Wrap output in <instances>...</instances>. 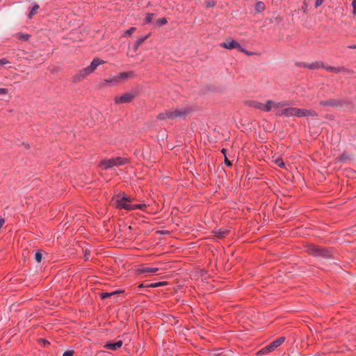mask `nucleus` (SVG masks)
Masks as SVG:
<instances>
[{
  "mask_svg": "<svg viewBox=\"0 0 356 356\" xmlns=\"http://www.w3.org/2000/svg\"><path fill=\"white\" fill-rule=\"evenodd\" d=\"M38 8H39V5L37 3H35L29 14V19H31L33 17V16L36 14V12L38 10Z\"/></svg>",
  "mask_w": 356,
  "mask_h": 356,
  "instance_id": "obj_25",
  "label": "nucleus"
},
{
  "mask_svg": "<svg viewBox=\"0 0 356 356\" xmlns=\"http://www.w3.org/2000/svg\"><path fill=\"white\" fill-rule=\"evenodd\" d=\"M159 270L156 267H142L138 270L139 273H155Z\"/></svg>",
  "mask_w": 356,
  "mask_h": 356,
  "instance_id": "obj_16",
  "label": "nucleus"
},
{
  "mask_svg": "<svg viewBox=\"0 0 356 356\" xmlns=\"http://www.w3.org/2000/svg\"><path fill=\"white\" fill-rule=\"evenodd\" d=\"M277 115L279 116H285V117H296V108L294 107H287L283 108L282 111H277L276 113Z\"/></svg>",
  "mask_w": 356,
  "mask_h": 356,
  "instance_id": "obj_10",
  "label": "nucleus"
},
{
  "mask_svg": "<svg viewBox=\"0 0 356 356\" xmlns=\"http://www.w3.org/2000/svg\"><path fill=\"white\" fill-rule=\"evenodd\" d=\"M149 36V34L145 35L144 36H142L136 40V41L134 43V50H136L138 47L145 40L148 38Z\"/></svg>",
  "mask_w": 356,
  "mask_h": 356,
  "instance_id": "obj_19",
  "label": "nucleus"
},
{
  "mask_svg": "<svg viewBox=\"0 0 356 356\" xmlns=\"http://www.w3.org/2000/svg\"><path fill=\"white\" fill-rule=\"evenodd\" d=\"M136 94L134 92H126L120 96L115 98V103L117 104H122L127 102H130L135 97Z\"/></svg>",
  "mask_w": 356,
  "mask_h": 356,
  "instance_id": "obj_8",
  "label": "nucleus"
},
{
  "mask_svg": "<svg viewBox=\"0 0 356 356\" xmlns=\"http://www.w3.org/2000/svg\"><path fill=\"white\" fill-rule=\"evenodd\" d=\"M154 14L153 13H147L145 17V22L147 24L151 23L153 19Z\"/></svg>",
  "mask_w": 356,
  "mask_h": 356,
  "instance_id": "obj_30",
  "label": "nucleus"
},
{
  "mask_svg": "<svg viewBox=\"0 0 356 356\" xmlns=\"http://www.w3.org/2000/svg\"><path fill=\"white\" fill-rule=\"evenodd\" d=\"M30 38V35L29 34H26V33H18L17 34V38L18 39H20L23 41H27Z\"/></svg>",
  "mask_w": 356,
  "mask_h": 356,
  "instance_id": "obj_27",
  "label": "nucleus"
},
{
  "mask_svg": "<svg viewBox=\"0 0 356 356\" xmlns=\"http://www.w3.org/2000/svg\"><path fill=\"white\" fill-rule=\"evenodd\" d=\"M328 72H332L334 73L341 72L345 70V68L343 67H332V66H325L323 67Z\"/></svg>",
  "mask_w": 356,
  "mask_h": 356,
  "instance_id": "obj_18",
  "label": "nucleus"
},
{
  "mask_svg": "<svg viewBox=\"0 0 356 356\" xmlns=\"http://www.w3.org/2000/svg\"><path fill=\"white\" fill-rule=\"evenodd\" d=\"M225 163L227 166H231L232 165V163H231L230 161H229V159L226 156H225Z\"/></svg>",
  "mask_w": 356,
  "mask_h": 356,
  "instance_id": "obj_40",
  "label": "nucleus"
},
{
  "mask_svg": "<svg viewBox=\"0 0 356 356\" xmlns=\"http://www.w3.org/2000/svg\"><path fill=\"white\" fill-rule=\"evenodd\" d=\"M302 65L310 70H316L324 67V64L321 61H316L312 63H303Z\"/></svg>",
  "mask_w": 356,
  "mask_h": 356,
  "instance_id": "obj_15",
  "label": "nucleus"
},
{
  "mask_svg": "<svg viewBox=\"0 0 356 356\" xmlns=\"http://www.w3.org/2000/svg\"><path fill=\"white\" fill-rule=\"evenodd\" d=\"M341 161H344L345 160V158L343 156H341V159H340Z\"/></svg>",
  "mask_w": 356,
  "mask_h": 356,
  "instance_id": "obj_46",
  "label": "nucleus"
},
{
  "mask_svg": "<svg viewBox=\"0 0 356 356\" xmlns=\"http://www.w3.org/2000/svg\"><path fill=\"white\" fill-rule=\"evenodd\" d=\"M120 292V291H113V292H111V293H108V292L102 293L100 294V297L102 298V299H105V298H108V297L115 296L118 293H119Z\"/></svg>",
  "mask_w": 356,
  "mask_h": 356,
  "instance_id": "obj_22",
  "label": "nucleus"
},
{
  "mask_svg": "<svg viewBox=\"0 0 356 356\" xmlns=\"http://www.w3.org/2000/svg\"><path fill=\"white\" fill-rule=\"evenodd\" d=\"M285 340L284 337H281L272 341L270 343L265 346L261 350L262 354H266L275 350L277 347L281 346Z\"/></svg>",
  "mask_w": 356,
  "mask_h": 356,
  "instance_id": "obj_6",
  "label": "nucleus"
},
{
  "mask_svg": "<svg viewBox=\"0 0 356 356\" xmlns=\"http://www.w3.org/2000/svg\"><path fill=\"white\" fill-rule=\"evenodd\" d=\"M119 83L118 78L116 76H110L108 79H106L101 83V87H104L108 85L110 86H114Z\"/></svg>",
  "mask_w": 356,
  "mask_h": 356,
  "instance_id": "obj_12",
  "label": "nucleus"
},
{
  "mask_svg": "<svg viewBox=\"0 0 356 356\" xmlns=\"http://www.w3.org/2000/svg\"><path fill=\"white\" fill-rule=\"evenodd\" d=\"M165 284H166L165 282H159L151 283V284H147V287L156 288V287L161 286H163Z\"/></svg>",
  "mask_w": 356,
  "mask_h": 356,
  "instance_id": "obj_26",
  "label": "nucleus"
},
{
  "mask_svg": "<svg viewBox=\"0 0 356 356\" xmlns=\"http://www.w3.org/2000/svg\"><path fill=\"white\" fill-rule=\"evenodd\" d=\"M167 22H168V21H167L166 18H165V17L159 19L155 22V23L156 24H158L159 26L164 25V24H167Z\"/></svg>",
  "mask_w": 356,
  "mask_h": 356,
  "instance_id": "obj_28",
  "label": "nucleus"
},
{
  "mask_svg": "<svg viewBox=\"0 0 356 356\" xmlns=\"http://www.w3.org/2000/svg\"><path fill=\"white\" fill-rule=\"evenodd\" d=\"M128 163V159L122 157H116L109 159L102 160L100 163V167L106 170L114 166L124 165Z\"/></svg>",
  "mask_w": 356,
  "mask_h": 356,
  "instance_id": "obj_4",
  "label": "nucleus"
},
{
  "mask_svg": "<svg viewBox=\"0 0 356 356\" xmlns=\"http://www.w3.org/2000/svg\"><path fill=\"white\" fill-rule=\"evenodd\" d=\"M275 163L280 167L284 168L285 164L281 158H277L275 160Z\"/></svg>",
  "mask_w": 356,
  "mask_h": 356,
  "instance_id": "obj_32",
  "label": "nucleus"
},
{
  "mask_svg": "<svg viewBox=\"0 0 356 356\" xmlns=\"http://www.w3.org/2000/svg\"><path fill=\"white\" fill-rule=\"evenodd\" d=\"M74 351L73 350H67L63 353V356H73Z\"/></svg>",
  "mask_w": 356,
  "mask_h": 356,
  "instance_id": "obj_37",
  "label": "nucleus"
},
{
  "mask_svg": "<svg viewBox=\"0 0 356 356\" xmlns=\"http://www.w3.org/2000/svg\"><path fill=\"white\" fill-rule=\"evenodd\" d=\"M139 287H140V288H141V287H147V285H145L144 284H140L139 285Z\"/></svg>",
  "mask_w": 356,
  "mask_h": 356,
  "instance_id": "obj_43",
  "label": "nucleus"
},
{
  "mask_svg": "<svg viewBox=\"0 0 356 356\" xmlns=\"http://www.w3.org/2000/svg\"><path fill=\"white\" fill-rule=\"evenodd\" d=\"M134 198L127 195L124 193L119 194L115 197V204L119 209H124L128 211L140 209L144 210L146 208L145 204H133L131 202Z\"/></svg>",
  "mask_w": 356,
  "mask_h": 356,
  "instance_id": "obj_1",
  "label": "nucleus"
},
{
  "mask_svg": "<svg viewBox=\"0 0 356 356\" xmlns=\"http://www.w3.org/2000/svg\"><path fill=\"white\" fill-rule=\"evenodd\" d=\"M225 151H226V150H225V149H224V148H223V149H222V150H221V152L224 154L225 156H226V155H225Z\"/></svg>",
  "mask_w": 356,
  "mask_h": 356,
  "instance_id": "obj_44",
  "label": "nucleus"
},
{
  "mask_svg": "<svg viewBox=\"0 0 356 356\" xmlns=\"http://www.w3.org/2000/svg\"><path fill=\"white\" fill-rule=\"evenodd\" d=\"M42 254L40 251H37L35 254V259L37 262L40 263L42 261Z\"/></svg>",
  "mask_w": 356,
  "mask_h": 356,
  "instance_id": "obj_29",
  "label": "nucleus"
},
{
  "mask_svg": "<svg viewBox=\"0 0 356 356\" xmlns=\"http://www.w3.org/2000/svg\"><path fill=\"white\" fill-rule=\"evenodd\" d=\"M273 101L272 100H268L266 103L263 106L262 111L265 112H269L273 110Z\"/></svg>",
  "mask_w": 356,
  "mask_h": 356,
  "instance_id": "obj_21",
  "label": "nucleus"
},
{
  "mask_svg": "<svg viewBox=\"0 0 356 356\" xmlns=\"http://www.w3.org/2000/svg\"><path fill=\"white\" fill-rule=\"evenodd\" d=\"M8 92L7 88H0V95L7 94Z\"/></svg>",
  "mask_w": 356,
  "mask_h": 356,
  "instance_id": "obj_38",
  "label": "nucleus"
},
{
  "mask_svg": "<svg viewBox=\"0 0 356 356\" xmlns=\"http://www.w3.org/2000/svg\"><path fill=\"white\" fill-rule=\"evenodd\" d=\"M189 112L190 109L188 108H177L159 114L158 118L161 120L167 119H181L184 118Z\"/></svg>",
  "mask_w": 356,
  "mask_h": 356,
  "instance_id": "obj_2",
  "label": "nucleus"
},
{
  "mask_svg": "<svg viewBox=\"0 0 356 356\" xmlns=\"http://www.w3.org/2000/svg\"><path fill=\"white\" fill-rule=\"evenodd\" d=\"M265 4L262 1H258L255 6V10L257 13H261L265 10Z\"/></svg>",
  "mask_w": 356,
  "mask_h": 356,
  "instance_id": "obj_23",
  "label": "nucleus"
},
{
  "mask_svg": "<svg viewBox=\"0 0 356 356\" xmlns=\"http://www.w3.org/2000/svg\"><path fill=\"white\" fill-rule=\"evenodd\" d=\"M85 259H86V260L88 259V256L86 254H85Z\"/></svg>",
  "mask_w": 356,
  "mask_h": 356,
  "instance_id": "obj_45",
  "label": "nucleus"
},
{
  "mask_svg": "<svg viewBox=\"0 0 356 356\" xmlns=\"http://www.w3.org/2000/svg\"><path fill=\"white\" fill-rule=\"evenodd\" d=\"M136 28L135 27H131L129 29H128L125 33H124V35H131L132 34V33L135 31Z\"/></svg>",
  "mask_w": 356,
  "mask_h": 356,
  "instance_id": "obj_35",
  "label": "nucleus"
},
{
  "mask_svg": "<svg viewBox=\"0 0 356 356\" xmlns=\"http://www.w3.org/2000/svg\"><path fill=\"white\" fill-rule=\"evenodd\" d=\"M128 74H129L127 72H122L116 75V76L118 78V81L120 82L122 79H126L128 76Z\"/></svg>",
  "mask_w": 356,
  "mask_h": 356,
  "instance_id": "obj_31",
  "label": "nucleus"
},
{
  "mask_svg": "<svg viewBox=\"0 0 356 356\" xmlns=\"http://www.w3.org/2000/svg\"><path fill=\"white\" fill-rule=\"evenodd\" d=\"M352 6H353L352 13L353 15H356V0H353Z\"/></svg>",
  "mask_w": 356,
  "mask_h": 356,
  "instance_id": "obj_34",
  "label": "nucleus"
},
{
  "mask_svg": "<svg viewBox=\"0 0 356 356\" xmlns=\"http://www.w3.org/2000/svg\"><path fill=\"white\" fill-rule=\"evenodd\" d=\"M248 104L251 107L259 109L260 111L263 110L264 104L261 102L257 101H250Z\"/></svg>",
  "mask_w": 356,
  "mask_h": 356,
  "instance_id": "obj_20",
  "label": "nucleus"
},
{
  "mask_svg": "<svg viewBox=\"0 0 356 356\" xmlns=\"http://www.w3.org/2000/svg\"><path fill=\"white\" fill-rule=\"evenodd\" d=\"M8 63V61L6 60L5 58L0 59V66L3 65Z\"/></svg>",
  "mask_w": 356,
  "mask_h": 356,
  "instance_id": "obj_39",
  "label": "nucleus"
},
{
  "mask_svg": "<svg viewBox=\"0 0 356 356\" xmlns=\"http://www.w3.org/2000/svg\"><path fill=\"white\" fill-rule=\"evenodd\" d=\"M220 46L227 49H238L239 50L241 48V44L238 42L229 39H227L225 42L221 43Z\"/></svg>",
  "mask_w": 356,
  "mask_h": 356,
  "instance_id": "obj_11",
  "label": "nucleus"
},
{
  "mask_svg": "<svg viewBox=\"0 0 356 356\" xmlns=\"http://www.w3.org/2000/svg\"><path fill=\"white\" fill-rule=\"evenodd\" d=\"M215 5V3L213 1H207L206 2V7L207 8H211V7H213Z\"/></svg>",
  "mask_w": 356,
  "mask_h": 356,
  "instance_id": "obj_36",
  "label": "nucleus"
},
{
  "mask_svg": "<svg viewBox=\"0 0 356 356\" xmlns=\"http://www.w3.org/2000/svg\"><path fill=\"white\" fill-rule=\"evenodd\" d=\"M307 252L314 256L322 257L324 258H328L331 255L328 250L314 245L308 246Z\"/></svg>",
  "mask_w": 356,
  "mask_h": 356,
  "instance_id": "obj_5",
  "label": "nucleus"
},
{
  "mask_svg": "<svg viewBox=\"0 0 356 356\" xmlns=\"http://www.w3.org/2000/svg\"><path fill=\"white\" fill-rule=\"evenodd\" d=\"M103 63H104L103 60H100L99 58L93 59L89 66L82 69L76 74L74 75V81H79L81 79L86 78L92 74L99 65Z\"/></svg>",
  "mask_w": 356,
  "mask_h": 356,
  "instance_id": "obj_3",
  "label": "nucleus"
},
{
  "mask_svg": "<svg viewBox=\"0 0 356 356\" xmlns=\"http://www.w3.org/2000/svg\"><path fill=\"white\" fill-rule=\"evenodd\" d=\"M323 0H316V7H318L319 6H321L323 3Z\"/></svg>",
  "mask_w": 356,
  "mask_h": 356,
  "instance_id": "obj_41",
  "label": "nucleus"
},
{
  "mask_svg": "<svg viewBox=\"0 0 356 356\" xmlns=\"http://www.w3.org/2000/svg\"><path fill=\"white\" fill-rule=\"evenodd\" d=\"M215 356H234V353L232 350H218L214 354Z\"/></svg>",
  "mask_w": 356,
  "mask_h": 356,
  "instance_id": "obj_17",
  "label": "nucleus"
},
{
  "mask_svg": "<svg viewBox=\"0 0 356 356\" xmlns=\"http://www.w3.org/2000/svg\"><path fill=\"white\" fill-rule=\"evenodd\" d=\"M5 220L3 218L0 219V228L3 225Z\"/></svg>",
  "mask_w": 356,
  "mask_h": 356,
  "instance_id": "obj_42",
  "label": "nucleus"
},
{
  "mask_svg": "<svg viewBox=\"0 0 356 356\" xmlns=\"http://www.w3.org/2000/svg\"><path fill=\"white\" fill-rule=\"evenodd\" d=\"M122 344L123 342L122 340H119L116 342H108L104 345V348L111 350H116L122 347Z\"/></svg>",
  "mask_w": 356,
  "mask_h": 356,
  "instance_id": "obj_14",
  "label": "nucleus"
},
{
  "mask_svg": "<svg viewBox=\"0 0 356 356\" xmlns=\"http://www.w3.org/2000/svg\"><path fill=\"white\" fill-rule=\"evenodd\" d=\"M322 106H328L335 108H345L347 106V102L337 99H332L329 100H324L320 102Z\"/></svg>",
  "mask_w": 356,
  "mask_h": 356,
  "instance_id": "obj_7",
  "label": "nucleus"
},
{
  "mask_svg": "<svg viewBox=\"0 0 356 356\" xmlns=\"http://www.w3.org/2000/svg\"><path fill=\"white\" fill-rule=\"evenodd\" d=\"M316 113L312 110L296 108V117L302 118L307 116H316Z\"/></svg>",
  "mask_w": 356,
  "mask_h": 356,
  "instance_id": "obj_9",
  "label": "nucleus"
},
{
  "mask_svg": "<svg viewBox=\"0 0 356 356\" xmlns=\"http://www.w3.org/2000/svg\"><path fill=\"white\" fill-rule=\"evenodd\" d=\"M227 230L221 229L215 231V234L218 238L225 237L227 235Z\"/></svg>",
  "mask_w": 356,
  "mask_h": 356,
  "instance_id": "obj_24",
  "label": "nucleus"
},
{
  "mask_svg": "<svg viewBox=\"0 0 356 356\" xmlns=\"http://www.w3.org/2000/svg\"><path fill=\"white\" fill-rule=\"evenodd\" d=\"M273 109H274L276 113L277 111H282L284 108L285 106L290 105V102L289 101H282V102H273Z\"/></svg>",
  "mask_w": 356,
  "mask_h": 356,
  "instance_id": "obj_13",
  "label": "nucleus"
},
{
  "mask_svg": "<svg viewBox=\"0 0 356 356\" xmlns=\"http://www.w3.org/2000/svg\"><path fill=\"white\" fill-rule=\"evenodd\" d=\"M239 51L241 52H243L245 54L248 55V56H250V55H252L253 53L252 51H249L246 49H245L244 48H243L241 46V48H239Z\"/></svg>",
  "mask_w": 356,
  "mask_h": 356,
  "instance_id": "obj_33",
  "label": "nucleus"
}]
</instances>
